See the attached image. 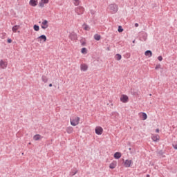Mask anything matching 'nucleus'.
Instances as JSON below:
<instances>
[{
  "label": "nucleus",
  "instance_id": "1",
  "mask_svg": "<svg viewBox=\"0 0 177 177\" xmlns=\"http://www.w3.org/2000/svg\"><path fill=\"white\" fill-rule=\"evenodd\" d=\"M80 117H76L73 120H71V124L73 127H77V125H78V124H80Z\"/></svg>",
  "mask_w": 177,
  "mask_h": 177
},
{
  "label": "nucleus",
  "instance_id": "2",
  "mask_svg": "<svg viewBox=\"0 0 177 177\" xmlns=\"http://www.w3.org/2000/svg\"><path fill=\"white\" fill-rule=\"evenodd\" d=\"M109 8L112 13H117V12L118 11V6H117L116 4H111L109 6Z\"/></svg>",
  "mask_w": 177,
  "mask_h": 177
},
{
  "label": "nucleus",
  "instance_id": "3",
  "mask_svg": "<svg viewBox=\"0 0 177 177\" xmlns=\"http://www.w3.org/2000/svg\"><path fill=\"white\" fill-rule=\"evenodd\" d=\"M75 12L79 15H83L84 12H85V9L84 8V7L79 6V7L75 8Z\"/></svg>",
  "mask_w": 177,
  "mask_h": 177
},
{
  "label": "nucleus",
  "instance_id": "4",
  "mask_svg": "<svg viewBox=\"0 0 177 177\" xmlns=\"http://www.w3.org/2000/svg\"><path fill=\"white\" fill-rule=\"evenodd\" d=\"M8 67V62L3 61V60H0V68H2L3 70H5Z\"/></svg>",
  "mask_w": 177,
  "mask_h": 177
},
{
  "label": "nucleus",
  "instance_id": "5",
  "mask_svg": "<svg viewBox=\"0 0 177 177\" xmlns=\"http://www.w3.org/2000/svg\"><path fill=\"white\" fill-rule=\"evenodd\" d=\"M69 38L71 41H77L78 37L75 32H72L69 35Z\"/></svg>",
  "mask_w": 177,
  "mask_h": 177
},
{
  "label": "nucleus",
  "instance_id": "6",
  "mask_svg": "<svg viewBox=\"0 0 177 177\" xmlns=\"http://www.w3.org/2000/svg\"><path fill=\"white\" fill-rule=\"evenodd\" d=\"M128 99L129 97L126 95H122L120 97V102L122 103H128Z\"/></svg>",
  "mask_w": 177,
  "mask_h": 177
},
{
  "label": "nucleus",
  "instance_id": "7",
  "mask_svg": "<svg viewBox=\"0 0 177 177\" xmlns=\"http://www.w3.org/2000/svg\"><path fill=\"white\" fill-rule=\"evenodd\" d=\"M95 133L97 135H102V133H103V128L100 127H97L95 128Z\"/></svg>",
  "mask_w": 177,
  "mask_h": 177
},
{
  "label": "nucleus",
  "instance_id": "8",
  "mask_svg": "<svg viewBox=\"0 0 177 177\" xmlns=\"http://www.w3.org/2000/svg\"><path fill=\"white\" fill-rule=\"evenodd\" d=\"M131 164H133V162H132V160H126L125 161H124V167H126V168H129V167H131Z\"/></svg>",
  "mask_w": 177,
  "mask_h": 177
},
{
  "label": "nucleus",
  "instance_id": "9",
  "mask_svg": "<svg viewBox=\"0 0 177 177\" xmlns=\"http://www.w3.org/2000/svg\"><path fill=\"white\" fill-rule=\"evenodd\" d=\"M29 5L30 6H37L38 5V1L37 0H30Z\"/></svg>",
  "mask_w": 177,
  "mask_h": 177
},
{
  "label": "nucleus",
  "instance_id": "10",
  "mask_svg": "<svg viewBox=\"0 0 177 177\" xmlns=\"http://www.w3.org/2000/svg\"><path fill=\"white\" fill-rule=\"evenodd\" d=\"M48 27V21L46 20H44L41 24V28H43V30H46Z\"/></svg>",
  "mask_w": 177,
  "mask_h": 177
},
{
  "label": "nucleus",
  "instance_id": "11",
  "mask_svg": "<svg viewBox=\"0 0 177 177\" xmlns=\"http://www.w3.org/2000/svg\"><path fill=\"white\" fill-rule=\"evenodd\" d=\"M80 70L82 71H86L88 70V65H86V64H82L80 65Z\"/></svg>",
  "mask_w": 177,
  "mask_h": 177
},
{
  "label": "nucleus",
  "instance_id": "12",
  "mask_svg": "<svg viewBox=\"0 0 177 177\" xmlns=\"http://www.w3.org/2000/svg\"><path fill=\"white\" fill-rule=\"evenodd\" d=\"M37 39H40V41H43V42H46V36L44 35H41V36L37 37Z\"/></svg>",
  "mask_w": 177,
  "mask_h": 177
},
{
  "label": "nucleus",
  "instance_id": "13",
  "mask_svg": "<svg viewBox=\"0 0 177 177\" xmlns=\"http://www.w3.org/2000/svg\"><path fill=\"white\" fill-rule=\"evenodd\" d=\"M145 56H147L148 57H151L153 56V53L150 50H147L145 52Z\"/></svg>",
  "mask_w": 177,
  "mask_h": 177
},
{
  "label": "nucleus",
  "instance_id": "14",
  "mask_svg": "<svg viewBox=\"0 0 177 177\" xmlns=\"http://www.w3.org/2000/svg\"><path fill=\"white\" fill-rule=\"evenodd\" d=\"M115 167H117V162L113 161L112 162L110 165H109V168L111 169H114V168H115Z\"/></svg>",
  "mask_w": 177,
  "mask_h": 177
},
{
  "label": "nucleus",
  "instance_id": "15",
  "mask_svg": "<svg viewBox=\"0 0 177 177\" xmlns=\"http://www.w3.org/2000/svg\"><path fill=\"white\" fill-rule=\"evenodd\" d=\"M34 140H39L40 139H42V136L39 134H36L33 136Z\"/></svg>",
  "mask_w": 177,
  "mask_h": 177
},
{
  "label": "nucleus",
  "instance_id": "16",
  "mask_svg": "<svg viewBox=\"0 0 177 177\" xmlns=\"http://www.w3.org/2000/svg\"><path fill=\"white\" fill-rule=\"evenodd\" d=\"M114 158H115L116 160H118L120 158H121V153L120 152H116L114 153Z\"/></svg>",
  "mask_w": 177,
  "mask_h": 177
},
{
  "label": "nucleus",
  "instance_id": "17",
  "mask_svg": "<svg viewBox=\"0 0 177 177\" xmlns=\"http://www.w3.org/2000/svg\"><path fill=\"white\" fill-rule=\"evenodd\" d=\"M19 28H20V26L15 25V26L12 27V30L13 32H17V30H19Z\"/></svg>",
  "mask_w": 177,
  "mask_h": 177
},
{
  "label": "nucleus",
  "instance_id": "18",
  "mask_svg": "<svg viewBox=\"0 0 177 177\" xmlns=\"http://www.w3.org/2000/svg\"><path fill=\"white\" fill-rule=\"evenodd\" d=\"M164 151L160 150L159 151H158L157 154L159 157H165V156H164Z\"/></svg>",
  "mask_w": 177,
  "mask_h": 177
},
{
  "label": "nucleus",
  "instance_id": "19",
  "mask_svg": "<svg viewBox=\"0 0 177 177\" xmlns=\"http://www.w3.org/2000/svg\"><path fill=\"white\" fill-rule=\"evenodd\" d=\"M41 80L43 81V82H44V84H46V82H48V77H46V75H43L41 77Z\"/></svg>",
  "mask_w": 177,
  "mask_h": 177
},
{
  "label": "nucleus",
  "instance_id": "20",
  "mask_svg": "<svg viewBox=\"0 0 177 177\" xmlns=\"http://www.w3.org/2000/svg\"><path fill=\"white\" fill-rule=\"evenodd\" d=\"M84 30L86 31H89L91 30V28L87 24H83Z\"/></svg>",
  "mask_w": 177,
  "mask_h": 177
},
{
  "label": "nucleus",
  "instance_id": "21",
  "mask_svg": "<svg viewBox=\"0 0 177 177\" xmlns=\"http://www.w3.org/2000/svg\"><path fill=\"white\" fill-rule=\"evenodd\" d=\"M100 38H102V37L98 34L94 35V39H95V41H100Z\"/></svg>",
  "mask_w": 177,
  "mask_h": 177
},
{
  "label": "nucleus",
  "instance_id": "22",
  "mask_svg": "<svg viewBox=\"0 0 177 177\" xmlns=\"http://www.w3.org/2000/svg\"><path fill=\"white\" fill-rule=\"evenodd\" d=\"M115 60H120L121 59H122V56H121L120 54H116L115 55Z\"/></svg>",
  "mask_w": 177,
  "mask_h": 177
},
{
  "label": "nucleus",
  "instance_id": "23",
  "mask_svg": "<svg viewBox=\"0 0 177 177\" xmlns=\"http://www.w3.org/2000/svg\"><path fill=\"white\" fill-rule=\"evenodd\" d=\"M152 140L153 142H157V140H160V137L158 136H153Z\"/></svg>",
  "mask_w": 177,
  "mask_h": 177
},
{
  "label": "nucleus",
  "instance_id": "24",
  "mask_svg": "<svg viewBox=\"0 0 177 177\" xmlns=\"http://www.w3.org/2000/svg\"><path fill=\"white\" fill-rule=\"evenodd\" d=\"M81 53H83V55H86L88 53V50L86 48H82Z\"/></svg>",
  "mask_w": 177,
  "mask_h": 177
},
{
  "label": "nucleus",
  "instance_id": "25",
  "mask_svg": "<svg viewBox=\"0 0 177 177\" xmlns=\"http://www.w3.org/2000/svg\"><path fill=\"white\" fill-rule=\"evenodd\" d=\"M67 133H73V127H68L66 129Z\"/></svg>",
  "mask_w": 177,
  "mask_h": 177
},
{
  "label": "nucleus",
  "instance_id": "26",
  "mask_svg": "<svg viewBox=\"0 0 177 177\" xmlns=\"http://www.w3.org/2000/svg\"><path fill=\"white\" fill-rule=\"evenodd\" d=\"M33 28L35 31H39V26L38 25H34Z\"/></svg>",
  "mask_w": 177,
  "mask_h": 177
},
{
  "label": "nucleus",
  "instance_id": "27",
  "mask_svg": "<svg viewBox=\"0 0 177 177\" xmlns=\"http://www.w3.org/2000/svg\"><path fill=\"white\" fill-rule=\"evenodd\" d=\"M142 39L143 41H146L147 39V34L142 33Z\"/></svg>",
  "mask_w": 177,
  "mask_h": 177
},
{
  "label": "nucleus",
  "instance_id": "28",
  "mask_svg": "<svg viewBox=\"0 0 177 177\" xmlns=\"http://www.w3.org/2000/svg\"><path fill=\"white\" fill-rule=\"evenodd\" d=\"M142 120L145 121V120H147V114L146 113H142Z\"/></svg>",
  "mask_w": 177,
  "mask_h": 177
},
{
  "label": "nucleus",
  "instance_id": "29",
  "mask_svg": "<svg viewBox=\"0 0 177 177\" xmlns=\"http://www.w3.org/2000/svg\"><path fill=\"white\" fill-rule=\"evenodd\" d=\"M39 6H40V8H44L45 6V3L41 1L39 3Z\"/></svg>",
  "mask_w": 177,
  "mask_h": 177
},
{
  "label": "nucleus",
  "instance_id": "30",
  "mask_svg": "<svg viewBox=\"0 0 177 177\" xmlns=\"http://www.w3.org/2000/svg\"><path fill=\"white\" fill-rule=\"evenodd\" d=\"M74 1V5L75 6H78L80 5V0H73Z\"/></svg>",
  "mask_w": 177,
  "mask_h": 177
},
{
  "label": "nucleus",
  "instance_id": "31",
  "mask_svg": "<svg viewBox=\"0 0 177 177\" xmlns=\"http://www.w3.org/2000/svg\"><path fill=\"white\" fill-rule=\"evenodd\" d=\"M118 31V32H122V31H124V29L122 28V27L121 26H119Z\"/></svg>",
  "mask_w": 177,
  "mask_h": 177
},
{
  "label": "nucleus",
  "instance_id": "32",
  "mask_svg": "<svg viewBox=\"0 0 177 177\" xmlns=\"http://www.w3.org/2000/svg\"><path fill=\"white\" fill-rule=\"evenodd\" d=\"M78 172V171H72L71 174V176H74V175H76V174Z\"/></svg>",
  "mask_w": 177,
  "mask_h": 177
},
{
  "label": "nucleus",
  "instance_id": "33",
  "mask_svg": "<svg viewBox=\"0 0 177 177\" xmlns=\"http://www.w3.org/2000/svg\"><path fill=\"white\" fill-rule=\"evenodd\" d=\"M158 60H159V62H162V56L158 57Z\"/></svg>",
  "mask_w": 177,
  "mask_h": 177
},
{
  "label": "nucleus",
  "instance_id": "34",
  "mask_svg": "<svg viewBox=\"0 0 177 177\" xmlns=\"http://www.w3.org/2000/svg\"><path fill=\"white\" fill-rule=\"evenodd\" d=\"M82 46H85L86 45V42L81 41Z\"/></svg>",
  "mask_w": 177,
  "mask_h": 177
},
{
  "label": "nucleus",
  "instance_id": "35",
  "mask_svg": "<svg viewBox=\"0 0 177 177\" xmlns=\"http://www.w3.org/2000/svg\"><path fill=\"white\" fill-rule=\"evenodd\" d=\"M42 2H44V3H49V0H41Z\"/></svg>",
  "mask_w": 177,
  "mask_h": 177
},
{
  "label": "nucleus",
  "instance_id": "36",
  "mask_svg": "<svg viewBox=\"0 0 177 177\" xmlns=\"http://www.w3.org/2000/svg\"><path fill=\"white\" fill-rule=\"evenodd\" d=\"M173 147L175 150H177V144H173Z\"/></svg>",
  "mask_w": 177,
  "mask_h": 177
},
{
  "label": "nucleus",
  "instance_id": "37",
  "mask_svg": "<svg viewBox=\"0 0 177 177\" xmlns=\"http://www.w3.org/2000/svg\"><path fill=\"white\" fill-rule=\"evenodd\" d=\"M7 41H8V44H12V40H11V39H8L7 40Z\"/></svg>",
  "mask_w": 177,
  "mask_h": 177
},
{
  "label": "nucleus",
  "instance_id": "38",
  "mask_svg": "<svg viewBox=\"0 0 177 177\" xmlns=\"http://www.w3.org/2000/svg\"><path fill=\"white\" fill-rule=\"evenodd\" d=\"M135 27H139V24L136 23V24H135Z\"/></svg>",
  "mask_w": 177,
  "mask_h": 177
},
{
  "label": "nucleus",
  "instance_id": "39",
  "mask_svg": "<svg viewBox=\"0 0 177 177\" xmlns=\"http://www.w3.org/2000/svg\"><path fill=\"white\" fill-rule=\"evenodd\" d=\"M155 68L156 70H157L158 68H160V65L156 66Z\"/></svg>",
  "mask_w": 177,
  "mask_h": 177
},
{
  "label": "nucleus",
  "instance_id": "40",
  "mask_svg": "<svg viewBox=\"0 0 177 177\" xmlns=\"http://www.w3.org/2000/svg\"><path fill=\"white\" fill-rule=\"evenodd\" d=\"M156 132H157V133H158V132H160V129H156Z\"/></svg>",
  "mask_w": 177,
  "mask_h": 177
},
{
  "label": "nucleus",
  "instance_id": "41",
  "mask_svg": "<svg viewBox=\"0 0 177 177\" xmlns=\"http://www.w3.org/2000/svg\"><path fill=\"white\" fill-rule=\"evenodd\" d=\"M48 86H50V88H51V86H53L52 84H50L48 85Z\"/></svg>",
  "mask_w": 177,
  "mask_h": 177
},
{
  "label": "nucleus",
  "instance_id": "42",
  "mask_svg": "<svg viewBox=\"0 0 177 177\" xmlns=\"http://www.w3.org/2000/svg\"><path fill=\"white\" fill-rule=\"evenodd\" d=\"M147 177H150V175L147 174Z\"/></svg>",
  "mask_w": 177,
  "mask_h": 177
},
{
  "label": "nucleus",
  "instance_id": "43",
  "mask_svg": "<svg viewBox=\"0 0 177 177\" xmlns=\"http://www.w3.org/2000/svg\"><path fill=\"white\" fill-rule=\"evenodd\" d=\"M133 44H135V40L133 41Z\"/></svg>",
  "mask_w": 177,
  "mask_h": 177
}]
</instances>
